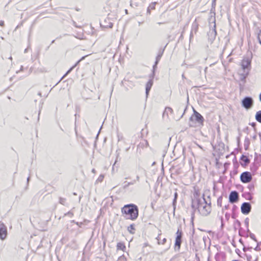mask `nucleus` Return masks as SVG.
I'll use <instances>...</instances> for the list:
<instances>
[{
  "instance_id": "12",
  "label": "nucleus",
  "mask_w": 261,
  "mask_h": 261,
  "mask_svg": "<svg viewBox=\"0 0 261 261\" xmlns=\"http://www.w3.org/2000/svg\"><path fill=\"white\" fill-rule=\"evenodd\" d=\"M117 250H121L122 251H125L126 246L124 243L119 242L117 243Z\"/></svg>"
},
{
  "instance_id": "6",
  "label": "nucleus",
  "mask_w": 261,
  "mask_h": 261,
  "mask_svg": "<svg viewBox=\"0 0 261 261\" xmlns=\"http://www.w3.org/2000/svg\"><path fill=\"white\" fill-rule=\"evenodd\" d=\"M239 200V194L236 191L230 192L229 196V201L230 203L237 202Z\"/></svg>"
},
{
  "instance_id": "1",
  "label": "nucleus",
  "mask_w": 261,
  "mask_h": 261,
  "mask_svg": "<svg viewBox=\"0 0 261 261\" xmlns=\"http://www.w3.org/2000/svg\"><path fill=\"white\" fill-rule=\"evenodd\" d=\"M121 212L123 216L132 221L136 220L139 216L138 207L134 204L124 205L121 208Z\"/></svg>"
},
{
  "instance_id": "4",
  "label": "nucleus",
  "mask_w": 261,
  "mask_h": 261,
  "mask_svg": "<svg viewBox=\"0 0 261 261\" xmlns=\"http://www.w3.org/2000/svg\"><path fill=\"white\" fill-rule=\"evenodd\" d=\"M253 104V100L251 97H246L242 101V105L244 108L248 110L250 109Z\"/></svg>"
},
{
  "instance_id": "19",
  "label": "nucleus",
  "mask_w": 261,
  "mask_h": 261,
  "mask_svg": "<svg viewBox=\"0 0 261 261\" xmlns=\"http://www.w3.org/2000/svg\"><path fill=\"white\" fill-rule=\"evenodd\" d=\"M85 58V57H83L80 60H79L76 63V64L71 68V69H73L74 67H75L82 60H83L84 58Z\"/></svg>"
},
{
  "instance_id": "18",
  "label": "nucleus",
  "mask_w": 261,
  "mask_h": 261,
  "mask_svg": "<svg viewBox=\"0 0 261 261\" xmlns=\"http://www.w3.org/2000/svg\"><path fill=\"white\" fill-rule=\"evenodd\" d=\"M118 260V261H127L126 257L124 255H122L120 256V257H119Z\"/></svg>"
},
{
  "instance_id": "9",
  "label": "nucleus",
  "mask_w": 261,
  "mask_h": 261,
  "mask_svg": "<svg viewBox=\"0 0 261 261\" xmlns=\"http://www.w3.org/2000/svg\"><path fill=\"white\" fill-rule=\"evenodd\" d=\"M251 210V205L248 202L243 203L241 206V211L243 214H247Z\"/></svg>"
},
{
  "instance_id": "10",
  "label": "nucleus",
  "mask_w": 261,
  "mask_h": 261,
  "mask_svg": "<svg viewBox=\"0 0 261 261\" xmlns=\"http://www.w3.org/2000/svg\"><path fill=\"white\" fill-rule=\"evenodd\" d=\"M241 161H242L241 165L242 166H246L250 162V160L248 157L245 155H242L241 157Z\"/></svg>"
},
{
  "instance_id": "3",
  "label": "nucleus",
  "mask_w": 261,
  "mask_h": 261,
  "mask_svg": "<svg viewBox=\"0 0 261 261\" xmlns=\"http://www.w3.org/2000/svg\"><path fill=\"white\" fill-rule=\"evenodd\" d=\"M190 120L191 121L195 120L199 124L201 125L203 124L204 118L203 116L196 111H194V115L190 117Z\"/></svg>"
},
{
  "instance_id": "22",
  "label": "nucleus",
  "mask_w": 261,
  "mask_h": 261,
  "mask_svg": "<svg viewBox=\"0 0 261 261\" xmlns=\"http://www.w3.org/2000/svg\"><path fill=\"white\" fill-rule=\"evenodd\" d=\"M0 25L1 27H3L4 25V21H2V20L0 21Z\"/></svg>"
},
{
  "instance_id": "28",
  "label": "nucleus",
  "mask_w": 261,
  "mask_h": 261,
  "mask_svg": "<svg viewBox=\"0 0 261 261\" xmlns=\"http://www.w3.org/2000/svg\"><path fill=\"white\" fill-rule=\"evenodd\" d=\"M0 39H3V37H1Z\"/></svg>"
},
{
  "instance_id": "15",
  "label": "nucleus",
  "mask_w": 261,
  "mask_h": 261,
  "mask_svg": "<svg viewBox=\"0 0 261 261\" xmlns=\"http://www.w3.org/2000/svg\"><path fill=\"white\" fill-rule=\"evenodd\" d=\"M206 207V205H205V206H204L203 207V209L202 210H200V207H199V211L202 214V215H207L208 213H209V212H208L206 210H205V208Z\"/></svg>"
},
{
  "instance_id": "26",
  "label": "nucleus",
  "mask_w": 261,
  "mask_h": 261,
  "mask_svg": "<svg viewBox=\"0 0 261 261\" xmlns=\"http://www.w3.org/2000/svg\"><path fill=\"white\" fill-rule=\"evenodd\" d=\"M163 241L166 242V239H164L163 240Z\"/></svg>"
},
{
  "instance_id": "5",
  "label": "nucleus",
  "mask_w": 261,
  "mask_h": 261,
  "mask_svg": "<svg viewBox=\"0 0 261 261\" xmlns=\"http://www.w3.org/2000/svg\"><path fill=\"white\" fill-rule=\"evenodd\" d=\"M7 236V228L5 225L0 221V239L5 240Z\"/></svg>"
},
{
  "instance_id": "27",
  "label": "nucleus",
  "mask_w": 261,
  "mask_h": 261,
  "mask_svg": "<svg viewBox=\"0 0 261 261\" xmlns=\"http://www.w3.org/2000/svg\"><path fill=\"white\" fill-rule=\"evenodd\" d=\"M252 126H254V125H255V123H253L252 124Z\"/></svg>"
},
{
  "instance_id": "24",
  "label": "nucleus",
  "mask_w": 261,
  "mask_h": 261,
  "mask_svg": "<svg viewBox=\"0 0 261 261\" xmlns=\"http://www.w3.org/2000/svg\"><path fill=\"white\" fill-rule=\"evenodd\" d=\"M177 196V193H175V198H176Z\"/></svg>"
},
{
  "instance_id": "25",
  "label": "nucleus",
  "mask_w": 261,
  "mask_h": 261,
  "mask_svg": "<svg viewBox=\"0 0 261 261\" xmlns=\"http://www.w3.org/2000/svg\"><path fill=\"white\" fill-rule=\"evenodd\" d=\"M259 100L261 101V93L259 94Z\"/></svg>"
},
{
  "instance_id": "21",
  "label": "nucleus",
  "mask_w": 261,
  "mask_h": 261,
  "mask_svg": "<svg viewBox=\"0 0 261 261\" xmlns=\"http://www.w3.org/2000/svg\"><path fill=\"white\" fill-rule=\"evenodd\" d=\"M66 201V199L63 198H60V203L62 204H64L65 202Z\"/></svg>"
},
{
  "instance_id": "11",
  "label": "nucleus",
  "mask_w": 261,
  "mask_h": 261,
  "mask_svg": "<svg viewBox=\"0 0 261 261\" xmlns=\"http://www.w3.org/2000/svg\"><path fill=\"white\" fill-rule=\"evenodd\" d=\"M149 146L148 142L146 140H143L138 145V148L143 149L144 148H147Z\"/></svg>"
},
{
  "instance_id": "16",
  "label": "nucleus",
  "mask_w": 261,
  "mask_h": 261,
  "mask_svg": "<svg viewBox=\"0 0 261 261\" xmlns=\"http://www.w3.org/2000/svg\"><path fill=\"white\" fill-rule=\"evenodd\" d=\"M151 86H152V83L151 82H149L147 83V84L146 85V91L147 94L148 93L149 91L150 90Z\"/></svg>"
},
{
  "instance_id": "7",
  "label": "nucleus",
  "mask_w": 261,
  "mask_h": 261,
  "mask_svg": "<svg viewBox=\"0 0 261 261\" xmlns=\"http://www.w3.org/2000/svg\"><path fill=\"white\" fill-rule=\"evenodd\" d=\"M251 65V58L247 57L244 58L241 62V66L243 70L248 69Z\"/></svg>"
},
{
  "instance_id": "14",
  "label": "nucleus",
  "mask_w": 261,
  "mask_h": 261,
  "mask_svg": "<svg viewBox=\"0 0 261 261\" xmlns=\"http://www.w3.org/2000/svg\"><path fill=\"white\" fill-rule=\"evenodd\" d=\"M255 119L258 122L261 123V111H259L256 112Z\"/></svg>"
},
{
  "instance_id": "23",
  "label": "nucleus",
  "mask_w": 261,
  "mask_h": 261,
  "mask_svg": "<svg viewBox=\"0 0 261 261\" xmlns=\"http://www.w3.org/2000/svg\"><path fill=\"white\" fill-rule=\"evenodd\" d=\"M147 12H148L149 14H150V10H149V8H148V9H147Z\"/></svg>"
},
{
  "instance_id": "2",
  "label": "nucleus",
  "mask_w": 261,
  "mask_h": 261,
  "mask_svg": "<svg viewBox=\"0 0 261 261\" xmlns=\"http://www.w3.org/2000/svg\"><path fill=\"white\" fill-rule=\"evenodd\" d=\"M252 178V174L249 171L244 172L240 175V180L244 184L251 182Z\"/></svg>"
},
{
  "instance_id": "20",
  "label": "nucleus",
  "mask_w": 261,
  "mask_h": 261,
  "mask_svg": "<svg viewBox=\"0 0 261 261\" xmlns=\"http://www.w3.org/2000/svg\"><path fill=\"white\" fill-rule=\"evenodd\" d=\"M258 39L259 43L261 44V30H260L258 33Z\"/></svg>"
},
{
  "instance_id": "8",
  "label": "nucleus",
  "mask_w": 261,
  "mask_h": 261,
  "mask_svg": "<svg viewBox=\"0 0 261 261\" xmlns=\"http://www.w3.org/2000/svg\"><path fill=\"white\" fill-rule=\"evenodd\" d=\"M176 234L175 245L180 248L181 243L182 231L178 229L176 232Z\"/></svg>"
},
{
  "instance_id": "13",
  "label": "nucleus",
  "mask_w": 261,
  "mask_h": 261,
  "mask_svg": "<svg viewBox=\"0 0 261 261\" xmlns=\"http://www.w3.org/2000/svg\"><path fill=\"white\" fill-rule=\"evenodd\" d=\"M127 230L129 231V232L131 234H134L135 232V225L134 224H132L130 225L127 227Z\"/></svg>"
},
{
  "instance_id": "17",
  "label": "nucleus",
  "mask_w": 261,
  "mask_h": 261,
  "mask_svg": "<svg viewBox=\"0 0 261 261\" xmlns=\"http://www.w3.org/2000/svg\"><path fill=\"white\" fill-rule=\"evenodd\" d=\"M101 25H103L105 28H111L113 27V24L111 22H109L107 24H105L102 22H101Z\"/></svg>"
}]
</instances>
